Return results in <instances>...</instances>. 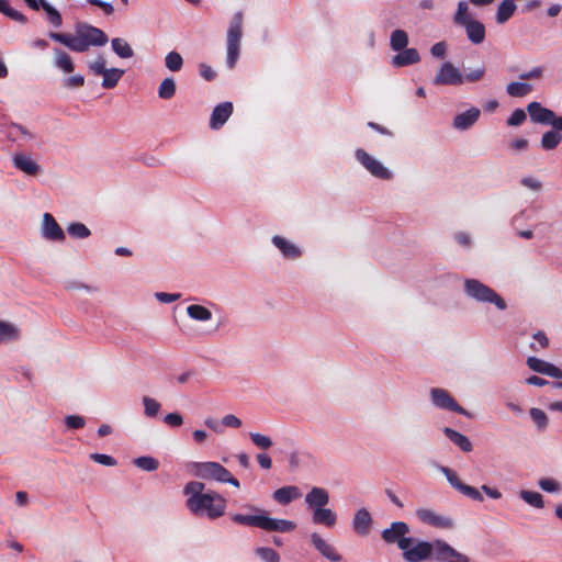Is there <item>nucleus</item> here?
Here are the masks:
<instances>
[{"label": "nucleus", "mask_w": 562, "mask_h": 562, "mask_svg": "<svg viewBox=\"0 0 562 562\" xmlns=\"http://www.w3.org/2000/svg\"><path fill=\"white\" fill-rule=\"evenodd\" d=\"M352 527L360 536H367L370 532L372 527V517L368 509L360 508L356 512Z\"/></svg>", "instance_id": "nucleus-16"}, {"label": "nucleus", "mask_w": 562, "mask_h": 562, "mask_svg": "<svg viewBox=\"0 0 562 562\" xmlns=\"http://www.w3.org/2000/svg\"><path fill=\"white\" fill-rule=\"evenodd\" d=\"M91 459L100 464L108 465V467H113L116 464V460L113 457L108 456V454L92 453Z\"/></svg>", "instance_id": "nucleus-56"}, {"label": "nucleus", "mask_w": 562, "mask_h": 562, "mask_svg": "<svg viewBox=\"0 0 562 562\" xmlns=\"http://www.w3.org/2000/svg\"><path fill=\"white\" fill-rule=\"evenodd\" d=\"M527 366L535 372L546 374L554 379H562V370L560 368L539 358L529 357L527 359Z\"/></svg>", "instance_id": "nucleus-15"}, {"label": "nucleus", "mask_w": 562, "mask_h": 562, "mask_svg": "<svg viewBox=\"0 0 562 562\" xmlns=\"http://www.w3.org/2000/svg\"><path fill=\"white\" fill-rule=\"evenodd\" d=\"M222 424L226 427L238 428L241 426V420L235 415L228 414L223 417Z\"/></svg>", "instance_id": "nucleus-63"}, {"label": "nucleus", "mask_w": 562, "mask_h": 562, "mask_svg": "<svg viewBox=\"0 0 562 562\" xmlns=\"http://www.w3.org/2000/svg\"><path fill=\"white\" fill-rule=\"evenodd\" d=\"M243 13L236 12L231 20L227 30V66L233 69L237 63L240 53V41L243 36Z\"/></svg>", "instance_id": "nucleus-5"}, {"label": "nucleus", "mask_w": 562, "mask_h": 562, "mask_svg": "<svg viewBox=\"0 0 562 562\" xmlns=\"http://www.w3.org/2000/svg\"><path fill=\"white\" fill-rule=\"evenodd\" d=\"M305 503L311 509L325 507L329 503V494L323 487H313L305 496Z\"/></svg>", "instance_id": "nucleus-19"}, {"label": "nucleus", "mask_w": 562, "mask_h": 562, "mask_svg": "<svg viewBox=\"0 0 562 562\" xmlns=\"http://www.w3.org/2000/svg\"><path fill=\"white\" fill-rule=\"evenodd\" d=\"M89 69L94 75H103L106 70L105 68V59L102 56H99L97 60L89 64Z\"/></svg>", "instance_id": "nucleus-55"}, {"label": "nucleus", "mask_w": 562, "mask_h": 562, "mask_svg": "<svg viewBox=\"0 0 562 562\" xmlns=\"http://www.w3.org/2000/svg\"><path fill=\"white\" fill-rule=\"evenodd\" d=\"M249 437L251 441L261 449H269L272 446L271 439L265 435L258 432H250Z\"/></svg>", "instance_id": "nucleus-51"}, {"label": "nucleus", "mask_w": 562, "mask_h": 562, "mask_svg": "<svg viewBox=\"0 0 562 562\" xmlns=\"http://www.w3.org/2000/svg\"><path fill=\"white\" fill-rule=\"evenodd\" d=\"M465 293L480 302L493 303L495 306L504 311L507 307L506 302L492 288L483 284L476 279H467L464 282Z\"/></svg>", "instance_id": "nucleus-6"}, {"label": "nucleus", "mask_w": 562, "mask_h": 562, "mask_svg": "<svg viewBox=\"0 0 562 562\" xmlns=\"http://www.w3.org/2000/svg\"><path fill=\"white\" fill-rule=\"evenodd\" d=\"M65 87L67 88H79L85 85V77L82 75H75L71 77H68L64 81Z\"/></svg>", "instance_id": "nucleus-59"}, {"label": "nucleus", "mask_w": 562, "mask_h": 562, "mask_svg": "<svg viewBox=\"0 0 562 562\" xmlns=\"http://www.w3.org/2000/svg\"><path fill=\"white\" fill-rule=\"evenodd\" d=\"M480 114L481 112L477 108H471L454 116L453 127L460 131L468 130L479 120Z\"/></svg>", "instance_id": "nucleus-20"}, {"label": "nucleus", "mask_w": 562, "mask_h": 562, "mask_svg": "<svg viewBox=\"0 0 562 562\" xmlns=\"http://www.w3.org/2000/svg\"><path fill=\"white\" fill-rule=\"evenodd\" d=\"M312 519L314 524L331 528L336 525L337 516L331 509L319 507L314 509Z\"/></svg>", "instance_id": "nucleus-25"}, {"label": "nucleus", "mask_w": 562, "mask_h": 562, "mask_svg": "<svg viewBox=\"0 0 562 562\" xmlns=\"http://www.w3.org/2000/svg\"><path fill=\"white\" fill-rule=\"evenodd\" d=\"M40 8H42L46 14L49 23L55 27H60L63 24L61 14L50 5L46 0H40Z\"/></svg>", "instance_id": "nucleus-34"}, {"label": "nucleus", "mask_w": 562, "mask_h": 562, "mask_svg": "<svg viewBox=\"0 0 562 562\" xmlns=\"http://www.w3.org/2000/svg\"><path fill=\"white\" fill-rule=\"evenodd\" d=\"M420 60L419 54L415 48H404L393 57V65L395 67H403L414 65Z\"/></svg>", "instance_id": "nucleus-24"}, {"label": "nucleus", "mask_w": 562, "mask_h": 562, "mask_svg": "<svg viewBox=\"0 0 562 562\" xmlns=\"http://www.w3.org/2000/svg\"><path fill=\"white\" fill-rule=\"evenodd\" d=\"M311 541L316 550L328 560L333 562H339L341 560V555L336 552L335 548L324 540L318 533H312Z\"/></svg>", "instance_id": "nucleus-18"}, {"label": "nucleus", "mask_w": 562, "mask_h": 562, "mask_svg": "<svg viewBox=\"0 0 562 562\" xmlns=\"http://www.w3.org/2000/svg\"><path fill=\"white\" fill-rule=\"evenodd\" d=\"M529 414L531 419L535 422V424L540 430L547 428L549 419L547 414L542 409L532 407L530 408Z\"/></svg>", "instance_id": "nucleus-46"}, {"label": "nucleus", "mask_w": 562, "mask_h": 562, "mask_svg": "<svg viewBox=\"0 0 562 562\" xmlns=\"http://www.w3.org/2000/svg\"><path fill=\"white\" fill-rule=\"evenodd\" d=\"M543 75L542 67H535L529 71L522 72L519 75V78L522 80H531V79H540Z\"/></svg>", "instance_id": "nucleus-60"}, {"label": "nucleus", "mask_w": 562, "mask_h": 562, "mask_svg": "<svg viewBox=\"0 0 562 562\" xmlns=\"http://www.w3.org/2000/svg\"><path fill=\"white\" fill-rule=\"evenodd\" d=\"M506 91L510 97L522 98L532 91V86L527 82H510Z\"/></svg>", "instance_id": "nucleus-37"}, {"label": "nucleus", "mask_w": 562, "mask_h": 562, "mask_svg": "<svg viewBox=\"0 0 562 562\" xmlns=\"http://www.w3.org/2000/svg\"><path fill=\"white\" fill-rule=\"evenodd\" d=\"M200 75L207 81H212L216 77V72L205 63L199 65Z\"/></svg>", "instance_id": "nucleus-61"}, {"label": "nucleus", "mask_w": 562, "mask_h": 562, "mask_svg": "<svg viewBox=\"0 0 562 562\" xmlns=\"http://www.w3.org/2000/svg\"><path fill=\"white\" fill-rule=\"evenodd\" d=\"M166 67L171 71H179L182 68L183 59L177 52H170L165 58Z\"/></svg>", "instance_id": "nucleus-44"}, {"label": "nucleus", "mask_w": 562, "mask_h": 562, "mask_svg": "<svg viewBox=\"0 0 562 562\" xmlns=\"http://www.w3.org/2000/svg\"><path fill=\"white\" fill-rule=\"evenodd\" d=\"M527 111L535 123L549 124V122L554 119V112L552 110L543 108L536 101L528 104Z\"/></svg>", "instance_id": "nucleus-17"}, {"label": "nucleus", "mask_w": 562, "mask_h": 562, "mask_svg": "<svg viewBox=\"0 0 562 562\" xmlns=\"http://www.w3.org/2000/svg\"><path fill=\"white\" fill-rule=\"evenodd\" d=\"M442 472L445 473L447 480L449 481V483L454 487L457 488L459 492L461 490V486L464 485V483H462L458 475L456 474L454 471H452L451 469L449 468H442Z\"/></svg>", "instance_id": "nucleus-54"}, {"label": "nucleus", "mask_w": 562, "mask_h": 562, "mask_svg": "<svg viewBox=\"0 0 562 562\" xmlns=\"http://www.w3.org/2000/svg\"><path fill=\"white\" fill-rule=\"evenodd\" d=\"M0 12L15 22L27 23V18L20 11L11 8L8 0H0Z\"/></svg>", "instance_id": "nucleus-35"}, {"label": "nucleus", "mask_w": 562, "mask_h": 562, "mask_svg": "<svg viewBox=\"0 0 562 562\" xmlns=\"http://www.w3.org/2000/svg\"><path fill=\"white\" fill-rule=\"evenodd\" d=\"M68 234L74 238H87L90 236V229L82 223H71L68 228Z\"/></svg>", "instance_id": "nucleus-45"}, {"label": "nucleus", "mask_w": 562, "mask_h": 562, "mask_svg": "<svg viewBox=\"0 0 562 562\" xmlns=\"http://www.w3.org/2000/svg\"><path fill=\"white\" fill-rule=\"evenodd\" d=\"M187 313L191 318L196 321H209L212 317L210 310L198 304L188 306Z\"/></svg>", "instance_id": "nucleus-41"}, {"label": "nucleus", "mask_w": 562, "mask_h": 562, "mask_svg": "<svg viewBox=\"0 0 562 562\" xmlns=\"http://www.w3.org/2000/svg\"><path fill=\"white\" fill-rule=\"evenodd\" d=\"M48 36L76 53H85L90 46H103L109 41L101 29L86 22L76 23L74 34L49 32Z\"/></svg>", "instance_id": "nucleus-1"}, {"label": "nucleus", "mask_w": 562, "mask_h": 562, "mask_svg": "<svg viewBox=\"0 0 562 562\" xmlns=\"http://www.w3.org/2000/svg\"><path fill=\"white\" fill-rule=\"evenodd\" d=\"M164 420L170 427H180L183 424V418L179 413H169Z\"/></svg>", "instance_id": "nucleus-58"}, {"label": "nucleus", "mask_w": 562, "mask_h": 562, "mask_svg": "<svg viewBox=\"0 0 562 562\" xmlns=\"http://www.w3.org/2000/svg\"><path fill=\"white\" fill-rule=\"evenodd\" d=\"M434 546L428 541H418L414 547L402 549L403 558L407 562H422L432 554Z\"/></svg>", "instance_id": "nucleus-11"}, {"label": "nucleus", "mask_w": 562, "mask_h": 562, "mask_svg": "<svg viewBox=\"0 0 562 562\" xmlns=\"http://www.w3.org/2000/svg\"><path fill=\"white\" fill-rule=\"evenodd\" d=\"M519 496L521 499H524L526 503H528L530 506L535 508L544 507L543 497L538 492L522 490L519 492Z\"/></svg>", "instance_id": "nucleus-39"}, {"label": "nucleus", "mask_w": 562, "mask_h": 562, "mask_svg": "<svg viewBox=\"0 0 562 562\" xmlns=\"http://www.w3.org/2000/svg\"><path fill=\"white\" fill-rule=\"evenodd\" d=\"M14 166L30 176H35L40 171V166L25 155H15L13 157Z\"/></svg>", "instance_id": "nucleus-28"}, {"label": "nucleus", "mask_w": 562, "mask_h": 562, "mask_svg": "<svg viewBox=\"0 0 562 562\" xmlns=\"http://www.w3.org/2000/svg\"><path fill=\"white\" fill-rule=\"evenodd\" d=\"M443 434L457 447H459L461 451H463V452L472 451L473 446H472L470 439L467 436L460 434L459 431H457V430H454V429H452L450 427H445L443 428Z\"/></svg>", "instance_id": "nucleus-26"}, {"label": "nucleus", "mask_w": 562, "mask_h": 562, "mask_svg": "<svg viewBox=\"0 0 562 562\" xmlns=\"http://www.w3.org/2000/svg\"><path fill=\"white\" fill-rule=\"evenodd\" d=\"M526 121V113L522 109H516L507 120V125L519 126Z\"/></svg>", "instance_id": "nucleus-52"}, {"label": "nucleus", "mask_w": 562, "mask_h": 562, "mask_svg": "<svg viewBox=\"0 0 562 562\" xmlns=\"http://www.w3.org/2000/svg\"><path fill=\"white\" fill-rule=\"evenodd\" d=\"M191 471L195 476L203 480H214L222 483H229L235 487L240 486L239 481L218 462H193L191 464Z\"/></svg>", "instance_id": "nucleus-4"}, {"label": "nucleus", "mask_w": 562, "mask_h": 562, "mask_svg": "<svg viewBox=\"0 0 562 562\" xmlns=\"http://www.w3.org/2000/svg\"><path fill=\"white\" fill-rule=\"evenodd\" d=\"M42 234L44 238L53 241H63L65 239L64 231L49 213L43 215Z\"/></svg>", "instance_id": "nucleus-13"}, {"label": "nucleus", "mask_w": 562, "mask_h": 562, "mask_svg": "<svg viewBox=\"0 0 562 562\" xmlns=\"http://www.w3.org/2000/svg\"><path fill=\"white\" fill-rule=\"evenodd\" d=\"M88 3L92 4V5H95V7H99L100 9H102V11L106 14V15H110L114 12V8L111 3L109 2H105V1H102V0H87Z\"/></svg>", "instance_id": "nucleus-62"}, {"label": "nucleus", "mask_w": 562, "mask_h": 562, "mask_svg": "<svg viewBox=\"0 0 562 562\" xmlns=\"http://www.w3.org/2000/svg\"><path fill=\"white\" fill-rule=\"evenodd\" d=\"M176 93V82L172 78H165L158 89L159 98L164 100L171 99Z\"/></svg>", "instance_id": "nucleus-42"}, {"label": "nucleus", "mask_w": 562, "mask_h": 562, "mask_svg": "<svg viewBox=\"0 0 562 562\" xmlns=\"http://www.w3.org/2000/svg\"><path fill=\"white\" fill-rule=\"evenodd\" d=\"M408 532L409 527L406 522L395 521L391 524L390 528H386L382 531L381 537L386 543H396L397 547L402 550L411 547L413 543V538L406 537Z\"/></svg>", "instance_id": "nucleus-7"}, {"label": "nucleus", "mask_w": 562, "mask_h": 562, "mask_svg": "<svg viewBox=\"0 0 562 562\" xmlns=\"http://www.w3.org/2000/svg\"><path fill=\"white\" fill-rule=\"evenodd\" d=\"M464 26L469 41L475 45H479L485 40V26L483 23L476 20H470L465 22Z\"/></svg>", "instance_id": "nucleus-21"}, {"label": "nucleus", "mask_w": 562, "mask_h": 562, "mask_svg": "<svg viewBox=\"0 0 562 562\" xmlns=\"http://www.w3.org/2000/svg\"><path fill=\"white\" fill-rule=\"evenodd\" d=\"M65 424L70 429H80L86 425V420L83 417L78 415H68L65 418Z\"/></svg>", "instance_id": "nucleus-53"}, {"label": "nucleus", "mask_w": 562, "mask_h": 562, "mask_svg": "<svg viewBox=\"0 0 562 562\" xmlns=\"http://www.w3.org/2000/svg\"><path fill=\"white\" fill-rule=\"evenodd\" d=\"M233 109V103L228 101L217 104L212 111L210 127L213 130L221 128L232 115Z\"/></svg>", "instance_id": "nucleus-14"}, {"label": "nucleus", "mask_w": 562, "mask_h": 562, "mask_svg": "<svg viewBox=\"0 0 562 562\" xmlns=\"http://www.w3.org/2000/svg\"><path fill=\"white\" fill-rule=\"evenodd\" d=\"M133 463L143 471L153 472L159 467V461L150 456H142L134 459Z\"/></svg>", "instance_id": "nucleus-40"}, {"label": "nucleus", "mask_w": 562, "mask_h": 562, "mask_svg": "<svg viewBox=\"0 0 562 562\" xmlns=\"http://www.w3.org/2000/svg\"><path fill=\"white\" fill-rule=\"evenodd\" d=\"M516 9L517 7L514 0L502 1L497 8L496 22L498 24H504L514 15Z\"/></svg>", "instance_id": "nucleus-30"}, {"label": "nucleus", "mask_w": 562, "mask_h": 562, "mask_svg": "<svg viewBox=\"0 0 562 562\" xmlns=\"http://www.w3.org/2000/svg\"><path fill=\"white\" fill-rule=\"evenodd\" d=\"M20 338V329L12 323L0 319V344L15 341Z\"/></svg>", "instance_id": "nucleus-29"}, {"label": "nucleus", "mask_w": 562, "mask_h": 562, "mask_svg": "<svg viewBox=\"0 0 562 562\" xmlns=\"http://www.w3.org/2000/svg\"><path fill=\"white\" fill-rule=\"evenodd\" d=\"M408 44L407 33L403 30H395L391 34L390 45L395 52L404 49Z\"/></svg>", "instance_id": "nucleus-38"}, {"label": "nucleus", "mask_w": 562, "mask_h": 562, "mask_svg": "<svg viewBox=\"0 0 562 562\" xmlns=\"http://www.w3.org/2000/svg\"><path fill=\"white\" fill-rule=\"evenodd\" d=\"M143 403H144V407H145L144 413L146 416L155 417L158 414L160 404L156 400L145 396L143 398Z\"/></svg>", "instance_id": "nucleus-49"}, {"label": "nucleus", "mask_w": 562, "mask_h": 562, "mask_svg": "<svg viewBox=\"0 0 562 562\" xmlns=\"http://www.w3.org/2000/svg\"><path fill=\"white\" fill-rule=\"evenodd\" d=\"M113 52L121 58H131L134 52L130 44L120 37H115L111 41Z\"/></svg>", "instance_id": "nucleus-32"}, {"label": "nucleus", "mask_w": 562, "mask_h": 562, "mask_svg": "<svg viewBox=\"0 0 562 562\" xmlns=\"http://www.w3.org/2000/svg\"><path fill=\"white\" fill-rule=\"evenodd\" d=\"M256 553L266 562H280L279 553L272 548L260 547Z\"/></svg>", "instance_id": "nucleus-47"}, {"label": "nucleus", "mask_w": 562, "mask_h": 562, "mask_svg": "<svg viewBox=\"0 0 562 562\" xmlns=\"http://www.w3.org/2000/svg\"><path fill=\"white\" fill-rule=\"evenodd\" d=\"M463 82V75L450 61H446L441 65L434 79L436 86H460Z\"/></svg>", "instance_id": "nucleus-9"}, {"label": "nucleus", "mask_w": 562, "mask_h": 562, "mask_svg": "<svg viewBox=\"0 0 562 562\" xmlns=\"http://www.w3.org/2000/svg\"><path fill=\"white\" fill-rule=\"evenodd\" d=\"M356 157L361 165L375 178L389 180L392 173L379 160L374 159L363 149L356 150Z\"/></svg>", "instance_id": "nucleus-10"}, {"label": "nucleus", "mask_w": 562, "mask_h": 562, "mask_svg": "<svg viewBox=\"0 0 562 562\" xmlns=\"http://www.w3.org/2000/svg\"><path fill=\"white\" fill-rule=\"evenodd\" d=\"M186 504L195 516L206 515L210 519L222 517L226 509V499L214 491L207 492L199 498H188Z\"/></svg>", "instance_id": "nucleus-3"}, {"label": "nucleus", "mask_w": 562, "mask_h": 562, "mask_svg": "<svg viewBox=\"0 0 562 562\" xmlns=\"http://www.w3.org/2000/svg\"><path fill=\"white\" fill-rule=\"evenodd\" d=\"M272 243L288 259H296L302 255V251L297 246L281 236H274L272 238Z\"/></svg>", "instance_id": "nucleus-22"}, {"label": "nucleus", "mask_w": 562, "mask_h": 562, "mask_svg": "<svg viewBox=\"0 0 562 562\" xmlns=\"http://www.w3.org/2000/svg\"><path fill=\"white\" fill-rule=\"evenodd\" d=\"M460 492L474 501H483V496L481 495V493L473 486L464 484L463 486H461Z\"/></svg>", "instance_id": "nucleus-57"}, {"label": "nucleus", "mask_w": 562, "mask_h": 562, "mask_svg": "<svg viewBox=\"0 0 562 562\" xmlns=\"http://www.w3.org/2000/svg\"><path fill=\"white\" fill-rule=\"evenodd\" d=\"M538 485L541 490L550 493L559 492L561 490V484L558 481L548 477L540 479Z\"/></svg>", "instance_id": "nucleus-50"}, {"label": "nucleus", "mask_w": 562, "mask_h": 562, "mask_svg": "<svg viewBox=\"0 0 562 562\" xmlns=\"http://www.w3.org/2000/svg\"><path fill=\"white\" fill-rule=\"evenodd\" d=\"M123 75H124V70H122V69H119V68L106 69L105 72L102 75L103 76L102 87L104 89L114 88Z\"/></svg>", "instance_id": "nucleus-33"}, {"label": "nucleus", "mask_w": 562, "mask_h": 562, "mask_svg": "<svg viewBox=\"0 0 562 562\" xmlns=\"http://www.w3.org/2000/svg\"><path fill=\"white\" fill-rule=\"evenodd\" d=\"M55 66L64 72L70 74L75 69V64L71 56L60 48H55Z\"/></svg>", "instance_id": "nucleus-31"}, {"label": "nucleus", "mask_w": 562, "mask_h": 562, "mask_svg": "<svg viewBox=\"0 0 562 562\" xmlns=\"http://www.w3.org/2000/svg\"><path fill=\"white\" fill-rule=\"evenodd\" d=\"M430 397L434 403L439 408L448 409L464 416H470V413L459 405L456 400L451 396V394L445 390L439 387H434L430 391Z\"/></svg>", "instance_id": "nucleus-8"}, {"label": "nucleus", "mask_w": 562, "mask_h": 562, "mask_svg": "<svg viewBox=\"0 0 562 562\" xmlns=\"http://www.w3.org/2000/svg\"><path fill=\"white\" fill-rule=\"evenodd\" d=\"M454 23L463 25L465 22L472 20L468 13V3L464 1L459 2L457 13L454 14Z\"/></svg>", "instance_id": "nucleus-48"}, {"label": "nucleus", "mask_w": 562, "mask_h": 562, "mask_svg": "<svg viewBox=\"0 0 562 562\" xmlns=\"http://www.w3.org/2000/svg\"><path fill=\"white\" fill-rule=\"evenodd\" d=\"M562 140V136L557 131L550 130L542 135L541 147L544 150H552L559 146Z\"/></svg>", "instance_id": "nucleus-36"}, {"label": "nucleus", "mask_w": 562, "mask_h": 562, "mask_svg": "<svg viewBox=\"0 0 562 562\" xmlns=\"http://www.w3.org/2000/svg\"><path fill=\"white\" fill-rule=\"evenodd\" d=\"M416 515L420 521L435 528L450 529L453 527V521L451 518L439 515L431 509H417Z\"/></svg>", "instance_id": "nucleus-12"}, {"label": "nucleus", "mask_w": 562, "mask_h": 562, "mask_svg": "<svg viewBox=\"0 0 562 562\" xmlns=\"http://www.w3.org/2000/svg\"><path fill=\"white\" fill-rule=\"evenodd\" d=\"M204 487H205L204 483L199 482V481H191L186 484V486L183 488V493L186 495H189L188 498H195V497L199 498L200 496H204V494H205V493H203Z\"/></svg>", "instance_id": "nucleus-43"}, {"label": "nucleus", "mask_w": 562, "mask_h": 562, "mask_svg": "<svg viewBox=\"0 0 562 562\" xmlns=\"http://www.w3.org/2000/svg\"><path fill=\"white\" fill-rule=\"evenodd\" d=\"M484 74H485V69L482 67V68H479V69L468 72L465 76H463V78H464V80H467L469 82H475V81L481 80L483 78Z\"/></svg>", "instance_id": "nucleus-64"}, {"label": "nucleus", "mask_w": 562, "mask_h": 562, "mask_svg": "<svg viewBox=\"0 0 562 562\" xmlns=\"http://www.w3.org/2000/svg\"><path fill=\"white\" fill-rule=\"evenodd\" d=\"M301 496L296 486H283L273 492V499L282 505H286Z\"/></svg>", "instance_id": "nucleus-27"}, {"label": "nucleus", "mask_w": 562, "mask_h": 562, "mask_svg": "<svg viewBox=\"0 0 562 562\" xmlns=\"http://www.w3.org/2000/svg\"><path fill=\"white\" fill-rule=\"evenodd\" d=\"M246 508L255 512V515L233 514L231 519L243 526L257 527L266 531L289 532L295 529L296 525L286 519H274L266 515L263 509L254 505H246Z\"/></svg>", "instance_id": "nucleus-2"}, {"label": "nucleus", "mask_w": 562, "mask_h": 562, "mask_svg": "<svg viewBox=\"0 0 562 562\" xmlns=\"http://www.w3.org/2000/svg\"><path fill=\"white\" fill-rule=\"evenodd\" d=\"M432 546H434V549H432L434 558L437 561H447L450 558H456L459 554H461L460 552L454 550L451 546H449L443 540H439V539L435 540L432 542Z\"/></svg>", "instance_id": "nucleus-23"}]
</instances>
